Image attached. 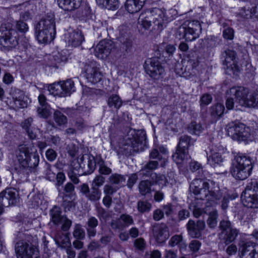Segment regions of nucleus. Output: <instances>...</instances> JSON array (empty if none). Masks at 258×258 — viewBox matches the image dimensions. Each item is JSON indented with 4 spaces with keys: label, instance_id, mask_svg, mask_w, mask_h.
<instances>
[{
    "label": "nucleus",
    "instance_id": "obj_52",
    "mask_svg": "<svg viewBox=\"0 0 258 258\" xmlns=\"http://www.w3.org/2000/svg\"><path fill=\"white\" fill-rule=\"evenodd\" d=\"M184 244V246L185 247L186 245L182 243V236L180 235H175L173 236L168 242V244L173 247L178 244Z\"/></svg>",
    "mask_w": 258,
    "mask_h": 258
},
{
    "label": "nucleus",
    "instance_id": "obj_23",
    "mask_svg": "<svg viewBox=\"0 0 258 258\" xmlns=\"http://www.w3.org/2000/svg\"><path fill=\"white\" fill-rule=\"evenodd\" d=\"M65 41L69 45L76 47L79 46L84 40V36L80 31H72L65 34Z\"/></svg>",
    "mask_w": 258,
    "mask_h": 258
},
{
    "label": "nucleus",
    "instance_id": "obj_46",
    "mask_svg": "<svg viewBox=\"0 0 258 258\" xmlns=\"http://www.w3.org/2000/svg\"><path fill=\"white\" fill-rule=\"evenodd\" d=\"M189 169L192 172H196L199 171V179H204L206 177L204 170L201 168V165L200 163L196 161L191 162L189 164Z\"/></svg>",
    "mask_w": 258,
    "mask_h": 258
},
{
    "label": "nucleus",
    "instance_id": "obj_48",
    "mask_svg": "<svg viewBox=\"0 0 258 258\" xmlns=\"http://www.w3.org/2000/svg\"><path fill=\"white\" fill-rule=\"evenodd\" d=\"M37 112L39 116L44 118H47L51 114V108L49 105H46L44 107H38Z\"/></svg>",
    "mask_w": 258,
    "mask_h": 258
},
{
    "label": "nucleus",
    "instance_id": "obj_41",
    "mask_svg": "<svg viewBox=\"0 0 258 258\" xmlns=\"http://www.w3.org/2000/svg\"><path fill=\"white\" fill-rule=\"evenodd\" d=\"M223 55L225 58L224 62L227 67L231 65V62L234 63V60L236 58V53L234 50H226Z\"/></svg>",
    "mask_w": 258,
    "mask_h": 258
},
{
    "label": "nucleus",
    "instance_id": "obj_30",
    "mask_svg": "<svg viewBox=\"0 0 258 258\" xmlns=\"http://www.w3.org/2000/svg\"><path fill=\"white\" fill-rule=\"evenodd\" d=\"M61 211L59 207L54 206L50 211L51 221L56 225L61 223L62 219L65 217L61 215Z\"/></svg>",
    "mask_w": 258,
    "mask_h": 258
},
{
    "label": "nucleus",
    "instance_id": "obj_56",
    "mask_svg": "<svg viewBox=\"0 0 258 258\" xmlns=\"http://www.w3.org/2000/svg\"><path fill=\"white\" fill-rule=\"evenodd\" d=\"M220 228L221 230V234H224L226 232L232 229L231 222L228 220H222L220 223Z\"/></svg>",
    "mask_w": 258,
    "mask_h": 258
},
{
    "label": "nucleus",
    "instance_id": "obj_37",
    "mask_svg": "<svg viewBox=\"0 0 258 258\" xmlns=\"http://www.w3.org/2000/svg\"><path fill=\"white\" fill-rule=\"evenodd\" d=\"M191 138L187 136H181L177 146V149L185 151L188 153V147L191 145Z\"/></svg>",
    "mask_w": 258,
    "mask_h": 258
},
{
    "label": "nucleus",
    "instance_id": "obj_32",
    "mask_svg": "<svg viewBox=\"0 0 258 258\" xmlns=\"http://www.w3.org/2000/svg\"><path fill=\"white\" fill-rule=\"evenodd\" d=\"M224 110L225 108L223 105L217 103L211 107L210 111L212 118L217 120L223 115Z\"/></svg>",
    "mask_w": 258,
    "mask_h": 258
},
{
    "label": "nucleus",
    "instance_id": "obj_17",
    "mask_svg": "<svg viewBox=\"0 0 258 258\" xmlns=\"http://www.w3.org/2000/svg\"><path fill=\"white\" fill-rule=\"evenodd\" d=\"M11 94L13 100L12 106L15 110H17L27 106L28 98L24 91L14 88L12 89Z\"/></svg>",
    "mask_w": 258,
    "mask_h": 258
},
{
    "label": "nucleus",
    "instance_id": "obj_22",
    "mask_svg": "<svg viewBox=\"0 0 258 258\" xmlns=\"http://www.w3.org/2000/svg\"><path fill=\"white\" fill-rule=\"evenodd\" d=\"M256 245L252 242L242 244L239 248L241 258H255L257 255Z\"/></svg>",
    "mask_w": 258,
    "mask_h": 258
},
{
    "label": "nucleus",
    "instance_id": "obj_5",
    "mask_svg": "<svg viewBox=\"0 0 258 258\" xmlns=\"http://www.w3.org/2000/svg\"><path fill=\"white\" fill-rule=\"evenodd\" d=\"M202 28L200 22L197 20L185 21L176 30L175 36L179 39H184L191 41L199 37Z\"/></svg>",
    "mask_w": 258,
    "mask_h": 258
},
{
    "label": "nucleus",
    "instance_id": "obj_47",
    "mask_svg": "<svg viewBox=\"0 0 258 258\" xmlns=\"http://www.w3.org/2000/svg\"><path fill=\"white\" fill-rule=\"evenodd\" d=\"M152 205L147 201H139L137 204V209L139 212L143 213L150 211Z\"/></svg>",
    "mask_w": 258,
    "mask_h": 258
},
{
    "label": "nucleus",
    "instance_id": "obj_11",
    "mask_svg": "<svg viewBox=\"0 0 258 258\" xmlns=\"http://www.w3.org/2000/svg\"><path fill=\"white\" fill-rule=\"evenodd\" d=\"M258 189L256 181L251 182L241 194V200L243 205L249 208H257L258 201L257 189Z\"/></svg>",
    "mask_w": 258,
    "mask_h": 258
},
{
    "label": "nucleus",
    "instance_id": "obj_43",
    "mask_svg": "<svg viewBox=\"0 0 258 258\" xmlns=\"http://www.w3.org/2000/svg\"><path fill=\"white\" fill-rule=\"evenodd\" d=\"M98 172L100 175H108L110 174L112 170L107 166L105 162L102 158L98 159Z\"/></svg>",
    "mask_w": 258,
    "mask_h": 258
},
{
    "label": "nucleus",
    "instance_id": "obj_50",
    "mask_svg": "<svg viewBox=\"0 0 258 258\" xmlns=\"http://www.w3.org/2000/svg\"><path fill=\"white\" fill-rule=\"evenodd\" d=\"M73 235L77 239H82L84 238L85 233L81 225L76 224L75 225Z\"/></svg>",
    "mask_w": 258,
    "mask_h": 258
},
{
    "label": "nucleus",
    "instance_id": "obj_64",
    "mask_svg": "<svg viewBox=\"0 0 258 258\" xmlns=\"http://www.w3.org/2000/svg\"><path fill=\"white\" fill-rule=\"evenodd\" d=\"M162 207V210L164 212V214L165 213L167 216H169L172 214L173 206L171 204L168 203L166 205H164Z\"/></svg>",
    "mask_w": 258,
    "mask_h": 258
},
{
    "label": "nucleus",
    "instance_id": "obj_18",
    "mask_svg": "<svg viewBox=\"0 0 258 258\" xmlns=\"http://www.w3.org/2000/svg\"><path fill=\"white\" fill-rule=\"evenodd\" d=\"M113 48V45L112 42L108 40H101L91 50H93L94 55L97 57L103 59L108 57Z\"/></svg>",
    "mask_w": 258,
    "mask_h": 258
},
{
    "label": "nucleus",
    "instance_id": "obj_35",
    "mask_svg": "<svg viewBox=\"0 0 258 258\" xmlns=\"http://www.w3.org/2000/svg\"><path fill=\"white\" fill-rule=\"evenodd\" d=\"M153 185L152 181L148 180H142L139 184L138 188L140 193L142 196H145L151 192V186Z\"/></svg>",
    "mask_w": 258,
    "mask_h": 258
},
{
    "label": "nucleus",
    "instance_id": "obj_10",
    "mask_svg": "<svg viewBox=\"0 0 258 258\" xmlns=\"http://www.w3.org/2000/svg\"><path fill=\"white\" fill-rule=\"evenodd\" d=\"M146 144V134L144 131H138L132 138H128L124 145L127 153L134 154L144 150Z\"/></svg>",
    "mask_w": 258,
    "mask_h": 258
},
{
    "label": "nucleus",
    "instance_id": "obj_24",
    "mask_svg": "<svg viewBox=\"0 0 258 258\" xmlns=\"http://www.w3.org/2000/svg\"><path fill=\"white\" fill-rule=\"evenodd\" d=\"M146 1V0H126L125 9L131 14L137 13L142 9Z\"/></svg>",
    "mask_w": 258,
    "mask_h": 258
},
{
    "label": "nucleus",
    "instance_id": "obj_40",
    "mask_svg": "<svg viewBox=\"0 0 258 258\" xmlns=\"http://www.w3.org/2000/svg\"><path fill=\"white\" fill-rule=\"evenodd\" d=\"M151 178L153 184H157L163 187L165 186L167 182V179L165 176L162 174H157L156 173H152L151 174Z\"/></svg>",
    "mask_w": 258,
    "mask_h": 258
},
{
    "label": "nucleus",
    "instance_id": "obj_29",
    "mask_svg": "<svg viewBox=\"0 0 258 258\" xmlns=\"http://www.w3.org/2000/svg\"><path fill=\"white\" fill-rule=\"evenodd\" d=\"M83 160V155L80 158L74 159L71 162L69 171L75 172V174H76L82 175L85 172L83 171L82 165Z\"/></svg>",
    "mask_w": 258,
    "mask_h": 258
},
{
    "label": "nucleus",
    "instance_id": "obj_44",
    "mask_svg": "<svg viewBox=\"0 0 258 258\" xmlns=\"http://www.w3.org/2000/svg\"><path fill=\"white\" fill-rule=\"evenodd\" d=\"M188 156V153L185 151L176 149V152L172 155V158L176 164H181Z\"/></svg>",
    "mask_w": 258,
    "mask_h": 258
},
{
    "label": "nucleus",
    "instance_id": "obj_45",
    "mask_svg": "<svg viewBox=\"0 0 258 258\" xmlns=\"http://www.w3.org/2000/svg\"><path fill=\"white\" fill-rule=\"evenodd\" d=\"M238 234V230L235 228H232L223 234L225 235L224 239L227 244L233 241Z\"/></svg>",
    "mask_w": 258,
    "mask_h": 258
},
{
    "label": "nucleus",
    "instance_id": "obj_36",
    "mask_svg": "<svg viewBox=\"0 0 258 258\" xmlns=\"http://www.w3.org/2000/svg\"><path fill=\"white\" fill-rule=\"evenodd\" d=\"M65 96H70L75 91L74 82L71 79H68L61 82Z\"/></svg>",
    "mask_w": 258,
    "mask_h": 258
},
{
    "label": "nucleus",
    "instance_id": "obj_28",
    "mask_svg": "<svg viewBox=\"0 0 258 258\" xmlns=\"http://www.w3.org/2000/svg\"><path fill=\"white\" fill-rule=\"evenodd\" d=\"M152 23H153L152 18L149 10L142 12L140 14L138 21V25L145 29H148L151 26Z\"/></svg>",
    "mask_w": 258,
    "mask_h": 258
},
{
    "label": "nucleus",
    "instance_id": "obj_55",
    "mask_svg": "<svg viewBox=\"0 0 258 258\" xmlns=\"http://www.w3.org/2000/svg\"><path fill=\"white\" fill-rule=\"evenodd\" d=\"M41 196L39 195H29L30 202L31 206L35 208L38 207L41 204Z\"/></svg>",
    "mask_w": 258,
    "mask_h": 258
},
{
    "label": "nucleus",
    "instance_id": "obj_42",
    "mask_svg": "<svg viewBox=\"0 0 258 258\" xmlns=\"http://www.w3.org/2000/svg\"><path fill=\"white\" fill-rule=\"evenodd\" d=\"M53 119L55 122L58 126L63 125L68 122V118L67 116L59 111H55L54 112Z\"/></svg>",
    "mask_w": 258,
    "mask_h": 258
},
{
    "label": "nucleus",
    "instance_id": "obj_38",
    "mask_svg": "<svg viewBox=\"0 0 258 258\" xmlns=\"http://www.w3.org/2000/svg\"><path fill=\"white\" fill-rule=\"evenodd\" d=\"M101 191L99 188H96L91 186L86 198L92 202H96L100 199Z\"/></svg>",
    "mask_w": 258,
    "mask_h": 258
},
{
    "label": "nucleus",
    "instance_id": "obj_21",
    "mask_svg": "<svg viewBox=\"0 0 258 258\" xmlns=\"http://www.w3.org/2000/svg\"><path fill=\"white\" fill-rule=\"evenodd\" d=\"M207 162L211 166L215 167L219 165L223 161L221 155L219 153L216 147L212 146L205 150Z\"/></svg>",
    "mask_w": 258,
    "mask_h": 258
},
{
    "label": "nucleus",
    "instance_id": "obj_8",
    "mask_svg": "<svg viewBox=\"0 0 258 258\" xmlns=\"http://www.w3.org/2000/svg\"><path fill=\"white\" fill-rule=\"evenodd\" d=\"M248 92L247 88L242 86H238L230 88L227 93L231 96H234L236 101L241 106L255 107L258 103V101H256L257 94L250 96L249 98L247 99V96Z\"/></svg>",
    "mask_w": 258,
    "mask_h": 258
},
{
    "label": "nucleus",
    "instance_id": "obj_57",
    "mask_svg": "<svg viewBox=\"0 0 258 258\" xmlns=\"http://www.w3.org/2000/svg\"><path fill=\"white\" fill-rule=\"evenodd\" d=\"M120 220L123 222L124 227H127L134 223V220L132 217L127 214L121 215Z\"/></svg>",
    "mask_w": 258,
    "mask_h": 258
},
{
    "label": "nucleus",
    "instance_id": "obj_3",
    "mask_svg": "<svg viewBox=\"0 0 258 258\" xmlns=\"http://www.w3.org/2000/svg\"><path fill=\"white\" fill-rule=\"evenodd\" d=\"M36 38L39 43H47L55 36V23L53 15L42 18L35 26Z\"/></svg>",
    "mask_w": 258,
    "mask_h": 258
},
{
    "label": "nucleus",
    "instance_id": "obj_12",
    "mask_svg": "<svg viewBox=\"0 0 258 258\" xmlns=\"http://www.w3.org/2000/svg\"><path fill=\"white\" fill-rule=\"evenodd\" d=\"M83 72L88 82L96 84L102 79V74L100 71L98 64L93 60L86 62L83 69Z\"/></svg>",
    "mask_w": 258,
    "mask_h": 258
},
{
    "label": "nucleus",
    "instance_id": "obj_25",
    "mask_svg": "<svg viewBox=\"0 0 258 258\" xmlns=\"http://www.w3.org/2000/svg\"><path fill=\"white\" fill-rule=\"evenodd\" d=\"M33 118L29 117L24 119L21 124L22 128L26 132L28 137L31 140H34L36 138V130L33 126Z\"/></svg>",
    "mask_w": 258,
    "mask_h": 258
},
{
    "label": "nucleus",
    "instance_id": "obj_59",
    "mask_svg": "<svg viewBox=\"0 0 258 258\" xmlns=\"http://www.w3.org/2000/svg\"><path fill=\"white\" fill-rule=\"evenodd\" d=\"M159 163L157 161H149L142 168V171L153 170L157 169L158 167Z\"/></svg>",
    "mask_w": 258,
    "mask_h": 258
},
{
    "label": "nucleus",
    "instance_id": "obj_58",
    "mask_svg": "<svg viewBox=\"0 0 258 258\" xmlns=\"http://www.w3.org/2000/svg\"><path fill=\"white\" fill-rule=\"evenodd\" d=\"M16 28L21 33H26L29 29L28 25L21 20L16 22Z\"/></svg>",
    "mask_w": 258,
    "mask_h": 258
},
{
    "label": "nucleus",
    "instance_id": "obj_15",
    "mask_svg": "<svg viewBox=\"0 0 258 258\" xmlns=\"http://www.w3.org/2000/svg\"><path fill=\"white\" fill-rule=\"evenodd\" d=\"M153 236L159 244L164 243L170 237L168 226L164 223H156L152 227Z\"/></svg>",
    "mask_w": 258,
    "mask_h": 258
},
{
    "label": "nucleus",
    "instance_id": "obj_2",
    "mask_svg": "<svg viewBox=\"0 0 258 258\" xmlns=\"http://www.w3.org/2000/svg\"><path fill=\"white\" fill-rule=\"evenodd\" d=\"M17 236L20 239L15 245L17 258H38L39 252L36 239L28 234L19 232Z\"/></svg>",
    "mask_w": 258,
    "mask_h": 258
},
{
    "label": "nucleus",
    "instance_id": "obj_63",
    "mask_svg": "<svg viewBox=\"0 0 258 258\" xmlns=\"http://www.w3.org/2000/svg\"><path fill=\"white\" fill-rule=\"evenodd\" d=\"M223 36L226 39L232 40L234 37V30L231 28H226L223 31Z\"/></svg>",
    "mask_w": 258,
    "mask_h": 258
},
{
    "label": "nucleus",
    "instance_id": "obj_1",
    "mask_svg": "<svg viewBox=\"0 0 258 258\" xmlns=\"http://www.w3.org/2000/svg\"><path fill=\"white\" fill-rule=\"evenodd\" d=\"M190 191L199 196L201 199H206L211 202L212 205H215L217 202L223 197V194L218 184L213 180L204 181L202 179H195L190 184Z\"/></svg>",
    "mask_w": 258,
    "mask_h": 258
},
{
    "label": "nucleus",
    "instance_id": "obj_14",
    "mask_svg": "<svg viewBox=\"0 0 258 258\" xmlns=\"http://www.w3.org/2000/svg\"><path fill=\"white\" fill-rule=\"evenodd\" d=\"M144 68L145 72L151 78L159 79L164 73V69L156 58H150L146 60Z\"/></svg>",
    "mask_w": 258,
    "mask_h": 258
},
{
    "label": "nucleus",
    "instance_id": "obj_13",
    "mask_svg": "<svg viewBox=\"0 0 258 258\" xmlns=\"http://www.w3.org/2000/svg\"><path fill=\"white\" fill-rule=\"evenodd\" d=\"M19 199V192L15 188H7L0 193V205L3 207L16 205Z\"/></svg>",
    "mask_w": 258,
    "mask_h": 258
},
{
    "label": "nucleus",
    "instance_id": "obj_51",
    "mask_svg": "<svg viewBox=\"0 0 258 258\" xmlns=\"http://www.w3.org/2000/svg\"><path fill=\"white\" fill-rule=\"evenodd\" d=\"M105 178L102 175L99 174L95 176L92 181L91 186L96 188H99L103 185Z\"/></svg>",
    "mask_w": 258,
    "mask_h": 258
},
{
    "label": "nucleus",
    "instance_id": "obj_20",
    "mask_svg": "<svg viewBox=\"0 0 258 258\" xmlns=\"http://www.w3.org/2000/svg\"><path fill=\"white\" fill-rule=\"evenodd\" d=\"M150 158L157 159L160 161L161 166L165 165L168 159V151L162 145H155L153 149L150 154Z\"/></svg>",
    "mask_w": 258,
    "mask_h": 258
},
{
    "label": "nucleus",
    "instance_id": "obj_54",
    "mask_svg": "<svg viewBox=\"0 0 258 258\" xmlns=\"http://www.w3.org/2000/svg\"><path fill=\"white\" fill-rule=\"evenodd\" d=\"M118 0H108L104 5L103 7L110 10H115L119 8Z\"/></svg>",
    "mask_w": 258,
    "mask_h": 258
},
{
    "label": "nucleus",
    "instance_id": "obj_33",
    "mask_svg": "<svg viewBox=\"0 0 258 258\" xmlns=\"http://www.w3.org/2000/svg\"><path fill=\"white\" fill-rule=\"evenodd\" d=\"M48 91L54 96H65L61 82L50 85L48 87Z\"/></svg>",
    "mask_w": 258,
    "mask_h": 258
},
{
    "label": "nucleus",
    "instance_id": "obj_34",
    "mask_svg": "<svg viewBox=\"0 0 258 258\" xmlns=\"http://www.w3.org/2000/svg\"><path fill=\"white\" fill-rule=\"evenodd\" d=\"M108 180L111 184L118 186L119 188L125 183V177L121 174L114 173L109 177Z\"/></svg>",
    "mask_w": 258,
    "mask_h": 258
},
{
    "label": "nucleus",
    "instance_id": "obj_53",
    "mask_svg": "<svg viewBox=\"0 0 258 258\" xmlns=\"http://www.w3.org/2000/svg\"><path fill=\"white\" fill-rule=\"evenodd\" d=\"M118 188V186L106 184L103 187V192L106 196H110L115 193Z\"/></svg>",
    "mask_w": 258,
    "mask_h": 258
},
{
    "label": "nucleus",
    "instance_id": "obj_60",
    "mask_svg": "<svg viewBox=\"0 0 258 258\" xmlns=\"http://www.w3.org/2000/svg\"><path fill=\"white\" fill-rule=\"evenodd\" d=\"M164 217V212L160 209H156L153 213V219L156 221H159Z\"/></svg>",
    "mask_w": 258,
    "mask_h": 258
},
{
    "label": "nucleus",
    "instance_id": "obj_6",
    "mask_svg": "<svg viewBox=\"0 0 258 258\" xmlns=\"http://www.w3.org/2000/svg\"><path fill=\"white\" fill-rule=\"evenodd\" d=\"M16 157L19 164L23 168H34L38 165L39 158L36 151L26 145H21L16 151Z\"/></svg>",
    "mask_w": 258,
    "mask_h": 258
},
{
    "label": "nucleus",
    "instance_id": "obj_61",
    "mask_svg": "<svg viewBox=\"0 0 258 258\" xmlns=\"http://www.w3.org/2000/svg\"><path fill=\"white\" fill-rule=\"evenodd\" d=\"M61 223H62L61 229L63 231H68L71 227L72 224V221L66 216L62 219Z\"/></svg>",
    "mask_w": 258,
    "mask_h": 258
},
{
    "label": "nucleus",
    "instance_id": "obj_62",
    "mask_svg": "<svg viewBox=\"0 0 258 258\" xmlns=\"http://www.w3.org/2000/svg\"><path fill=\"white\" fill-rule=\"evenodd\" d=\"M208 45L210 47H214L219 43V39L217 37L211 36L208 38Z\"/></svg>",
    "mask_w": 258,
    "mask_h": 258
},
{
    "label": "nucleus",
    "instance_id": "obj_27",
    "mask_svg": "<svg viewBox=\"0 0 258 258\" xmlns=\"http://www.w3.org/2000/svg\"><path fill=\"white\" fill-rule=\"evenodd\" d=\"M210 205L209 202L207 203L204 210V213L209 215L207 224L210 228H213L217 226L218 214L217 210L215 209H212L211 211L209 210L208 208Z\"/></svg>",
    "mask_w": 258,
    "mask_h": 258
},
{
    "label": "nucleus",
    "instance_id": "obj_4",
    "mask_svg": "<svg viewBox=\"0 0 258 258\" xmlns=\"http://www.w3.org/2000/svg\"><path fill=\"white\" fill-rule=\"evenodd\" d=\"M252 167L249 157L238 154L235 157L232 162L231 173L235 179L243 180L250 175Z\"/></svg>",
    "mask_w": 258,
    "mask_h": 258
},
{
    "label": "nucleus",
    "instance_id": "obj_31",
    "mask_svg": "<svg viewBox=\"0 0 258 258\" xmlns=\"http://www.w3.org/2000/svg\"><path fill=\"white\" fill-rule=\"evenodd\" d=\"M107 103L110 108L118 109L121 106L122 101L118 95L112 94L108 98Z\"/></svg>",
    "mask_w": 258,
    "mask_h": 258
},
{
    "label": "nucleus",
    "instance_id": "obj_16",
    "mask_svg": "<svg viewBox=\"0 0 258 258\" xmlns=\"http://www.w3.org/2000/svg\"><path fill=\"white\" fill-rule=\"evenodd\" d=\"M149 11H150V13L151 14L153 23L157 26L158 30L161 31L169 20V18L166 16L165 10L155 8L149 10Z\"/></svg>",
    "mask_w": 258,
    "mask_h": 258
},
{
    "label": "nucleus",
    "instance_id": "obj_39",
    "mask_svg": "<svg viewBox=\"0 0 258 258\" xmlns=\"http://www.w3.org/2000/svg\"><path fill=\"white\" fill-rule=\"evenodd\" d=\"M204 127L200 123L192 122L187 127L188 132L192 135L199 136L204 131Z\"/></svg>",
    "mask_w": 258,
    "mask_h": 258
},
{
    "label": "nucleus",
    "instance_id": "obj_19",
    "mask_svg": "<svg viewBox=\"0 0 258 258\" xmlns=\"http://www.w3.org/2000/svg\"><path fill=\"white\" fill-rule=\"evenodd\" d=\"M205 223L203 220H198L195 222L189 220L186 224L188 233L192 238H200L202 235V231L205 228Z\"/></svg>",
    "mask_w": 258,
    "mask_h": 258
},
{
    "label": "nucleus",
    "instance_id": "obj_26",
    "mask_svg": "<svg viewBox=\"0 0 258 258\" xmlns=\"http://www.w3.org/2000/svg\"><path fill=\"white\" fill-rule=\"evenodd\" d=\"M82 0H57L59 7L66 11H72L78 9Z\"/></svg>",
    "mask_w": 258,
    "mask_h": 258
},
{
    "label": "nucleus",
    "instance_id": "obj_9",
    "mask_svg": "<svg viewBox=\"0 0 258 258\" xmlns=\"http://www.w3.org/2000/svg\"><path fill=\"white\" fill-rule=\"evenodd\" d=\"M18 34L10 23L2 25L0 27L1 45L7 49L15 47L18 44Z\"/></svg>",
    "mask_w": 258,
    "mask_h": 258
},
{
    "label": "nucleus",
    "instance_id": "obj_49",
    "mask_svg": "<svg viewBox=\"0 0 258 258\" xmlns=\"http://www.w3.org/2000/svg\"><path fill=\"white\" fill-rule=\"evenodd\" d=\"M100 156H96L95 158L94 156H90L88 161V167L89 169L87 171L88 173H92L95 169V167L98 166V159H101Z\"/></svg>",
    "mask_w": 258,
    "mask_h": 258
},
{
    "label": "nucleus",
    "instance_id": "obj_7",
    "mask_svg": "<svg viewBox=\"0 0 258 258\" xmlns=\"http://www.w3.org/2000/svg\"><path fill=\"white\" fill-rule=\"evenodd\" d=\"M226 130L227 135L234 140L239 142L252 141L254 139V135L250 133V128L239 122L229 123Z\"/></svg>",
    "mask_w": 258,
    "mask_h": 258
}]
</instances>
